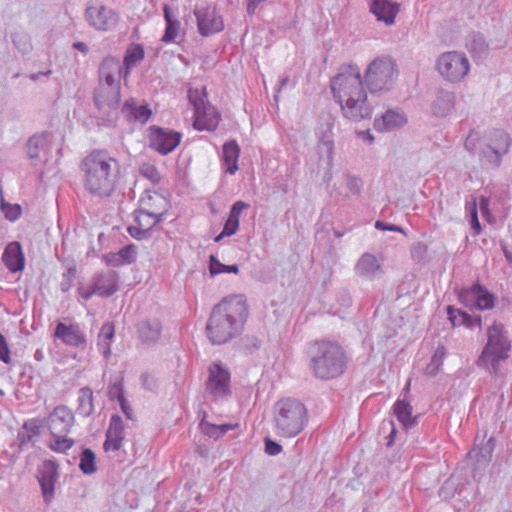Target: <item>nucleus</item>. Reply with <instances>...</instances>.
I'll return each mask as SVG.
<instances>
[{
  "label": "nucleus",
  "instance_id": "obj_1",
  "mask_svg": "<svg viewBox=\"0 0 512 512\" xmlns=\"http://www.w3.org/2000/svg\"><path fill=\"white\" fill-rule=\"evenodd\" d=\"M331 90L345 118L361 121L372 116L360 69L356 64L342 65L331 80Z\"/></svg>",
  "mask_w": 512,
  "mask_h": 512
},
{
  "label": "nucleus",
  "instance_id": "obj_2",
  "mask_svg": "<svg viewBox=\"0 0 512 512\" xmlns=\"http://www.w3.org/2000/svg\"><path fill=\"white\" fill-rule=\"evenodd\" d=\"M248 318V306L242 295H230L216 304L206 325L209 340L216 345L240 335Z\"/></svg>",
  "mask_w": 512,
  "mask_h": 512
},
{
  "label": "nucleus",
  "instance_id": "obj_3",
  "mask_svg": "<svg viewBox=\"0 0 512 512\" xmlns=\"http://www.w3.org/2000/svg\"><path fill=\"white\" fill-rule=\"evenodd\" d=\"M83 187L93 197L108 198L116 190L120 165L107 150L95 149L80 163Z\"/></svg>",
  "mask_w": 512,
  "mask_h": 512
},
{
  "label": "nucleus",
  "instance_id": "obj_4",
  "mask_svg": "<svg viewBox=\"0 0 512 512\" xmlns=\"http://www.w3.org/2000/svg\"><path fill=\"white\" fill-rule=\"evenodd\" d=\"M309 369L320 380H331L341 376L347 367L348 358L344 349L336 342L316 341L309 345Z\"/></svg>",
  "mask_w": 512,
  "mask_h": 512
},
{
  "label": "nucleus",
  "instance_id": "obj_5",
  "mask_svg": "<svg viewBox=\"0 0 512 512\" xmlns=\"http://www.w3.org/2000/svg\"><path fill=\"white\" fill-rule=\"evenodd\" d=\"M308 422V410L300 400L287 397L276 402L273 426L277 436L294 438L305 429Z\"/></svg>",
  "mask_w": 512,
  "mask_h": 512
},
{
  "label": "nucleus",
  "instance_id": "obj_6",
  "mask_svg": "<svg viewBox=\"0 0 512 512\" xmlns=\"http://www.w3.org/2000/svg\"><path fill=\"white\" fill-rule=\"evenodd\" d=\"M511 344L504 325L493 323L487 330V343L477 360V366L484 368L491 374H497L499 362L509 357Z\"/></svg>",
  "mask_w": 512,
  "mask_h": 512
},
{
  "label": "nucleus",
  "instance_id": "obj_7",
  "mask_svg": "<svg viewBox=\"0 0 512 512\" xmlns=\"http://www.w3.org/2000/svg\"><path fill=\"white\" fill-rule=\"evenodd\" d=\"M396 64L387 57L374 59L367 67L364 79L370 93L388 91L397 77Z\"/></svg>",
  "mask_w": 512,
  "mask_h": 512
},
{
  "label": "nucleus",
  "instance_id": "obj_8",
  "mask_svg": "<svg viewBox=\"0 0 512 512\" xmlns=\"http://www.w3.org/2000/svg\"><path fill=\"white\" fill-rule=\"evenodd\" d=\"M188 98L194 107V128L199 131L215 130L221 116L216 108L206 101V94L201 95L198 90H189Z\"/></svg>",
  "mask_w": 512,
  "mask_h": 512
},
{
  "label": "nucleus",
  "instance_id": "obj_9",
  "mask_svg": "<svg viewBox=\"0 0 512 512\" xmlns=\"http://www.w3.org/2000/svg\"><path fill=\"white\" fill-rule=\"evenodd\" d=\"M205 390L215 402H222L231 397V374L221 363L213 362L209 366Z\"/></svg>",
  "mask_w": 512,
  "mask_h": 512
},
{
  "label": "nucleus",
  "instance_id": "obj_10",
  "mask_svg": "<svg viewBox=\"0 0 512 512\" xmlns=\"http://www.w3.org/2000/svg\"><path fill=\"white\" fill-rule=\"evenodd\" d=\"M436 69L445 80L457 83L468 74L470 63L464 53L448 51L438 57Z\"/></svg>",
  "mask_w": 512,
  "mask_h": 512
},
{
  "label": "nucleus",
  "instance_id": "obj_11",
  "mask_svg": "<svg viewBox=\"0 0 512 512\" xmlns=\"http://www.w3.org/2000/svg\"><path fill=\"white\" fill-rule=\"evenodd\" d=\"M85 18L98 31L113 30L119 22V15L114 9L99 3H89L86 6Z\"/></svg>",
  "mask_w": 512,
  "mask_h": 512
},
{
  "label": "nucleus",
  "instance_id": "obj_12",
  "mask_svg": "<svg viewBox=\"0 0 512 512\" xmlns=\"http://www.w3.org/2000/svg\"><path fill=\"white\" fill-rule=\"evenodd\" d=\"M37 479L41 487L45 503H50L55 495V485L59 479V465L55 460L48 459L37 468Z\"/></svg>",
  "mask_w": 512,
  "mask_h": 512
},
{
  "label": "nucleus",
  "instance_id": "obj_13",
  "mask_svg": "<svg viewBox=\"0 0 512 512\" xmlns=\"http://www.w3.org/2000/svg\"><path fill=\"white\" fill-rule=\"evenodd\" d=\"M194 15L197 20L198 31L202 36L219 33L224 29V22L215 8L209 5L196 6Z\"/></svg>",
  "mask_w": 512,
  "mask_h": 512
},
{
  "label": "nucleus",
  "instance_id": "obj_14",
  "mask_svg": "<svg viewBox=\"0 0 512 512\" xmlns=\"http://www.w3.org/2000/svg\"><path fill=\"white\" fill-rule=\"evenodd\" d=\"M150 147L162 155L171 153L180 143L181 134L172 130L152 127Z\"/></svg>",
  "mask_w": 512,
  "mask_h": 512
},
{
  "label": "nucleus",
  "instance_id": "obj_15",
  "mask_svg": "<svg viewBox=\"0 0 512 512\" xmlns=\"http://www.w3.org/2000/svg\"><path fill=\"white\" fill-rule=\"evenodd\" d=\"M369 12L378 22L392 26L400 12V3L395 0H368Z\"/></svg>",
  "mask_w": 512,
  "mask_h": 512
},
{
  "label": "nucleus",
  "instance_id": "obj_16",
  "mask_svg": "<svg viewBox=\"0 0 512 512\" xmlns=\"http://www.w3.org/2000/svg\"><path fill=\"white\" fill-rule=\"evenodd\" d=\"M120 276L114 270H106L95 274L91 279V287L96 295L108 298L119 290Z\"/></svg>",
  "mask_w": 512,
  "mask_h": 512
},
{
  "label": "nucleus",
  "instance_id": "obj_17",
  "mask_svg": "<svg viewBox=\"0 0 512 512\" xmlns=\"http://www.w3.org/2000/svg\"><path fill=\"white\" fill-rule=\"evenodd\" d=\"M74 424V415L66 406H57L48 417L51 435L68 434Z\"/></svg>",
  "mask_w": 512,
  "mask_h": 512
},
{
  "label": "nucleus",
  "instance_id": "obj_18",
  "mask_svg": "<svg viewBox=\"0 0 512 512\" xmlns=\"http://www.w3.org/2000/svg\"><path fill=\"white\" fill-rule=\"evenodd\" d=\"M105 436L106 439L103 443L105 452H115L121 449L123 440L125 439V426L121 416L118 414L111 416Z\"/></svg>",
  "mask_w": 512,
  "mask_h": 512
},
{
  "label": "nucleus",
  "instance_id": "obj_19",
  "mask_svg": "<svg viewBox=\"0 0 512 512\" xmlns=\"http://www.w3.org/2000/svg\"><path fill=\"white\" fill-rule=\"evenodd\" d=\"M54 337L60 339L67 346L80 347L86 344V335L77 323L66 324L59 321Z\"/></svg>",
  "mask_w": 512,
  "mask_h": 512
},
{
  "label": "nucleus",
  "instance_id": "obj_20",
  "mask_svg": "<svg viewBox=\"0 0 512 512\" xmlns=\"http://www.w3.org/2000/svg\"><path fill=\"white\" fill-rule=\"evenodd\" d=\"M123 72L121 62L115 57H106L101 62L98 85L120 86V80Z\"/></svg>",
  "mask_w": 512,
  "mask_h": 512
},
{
  "label": "nucleus",
  "instance_id": "obj_21",
  "mask_svg": "<svg viewBox=\"0 0 512 512\" xmlns=\"http://www.w3.org/2000/svg\"><path fill=\"white\" fill-rule=\"evenodd\" d=\"M94 102L99 110H116L120 104V86L98 85Z\"/></svg>",
  "mask_w": 512,
  "mask_h": 512
},
{
  "label": "nucleus",
  "instance_id": "obj_22",
  "mask_svg": "<svg viewBox=\"0 0 512 512\" xmlns=\"http://www.w3.org/2000/svg\"><path fill=\"white\" fill-rule=\"evenodd\" d=\"M168 200L160 193L146 191L140 198V207L142 211H148L150 214L163 220L169 209Z\"/></svg>",
  "mask_w": 512,
  "mask_h": 512
},
{
  "label": "nucleus",
  "instance_id": "obj_23",
  "mask_svg": "<svg viewBox=\"0 0 512 512\" xmlns=\"http://www.w3.org/2000/svg\"><path fill=\"white\" fill-rule=\"evenodd\" d=\"M136 330L142 343L152 345L161 337L162 324L158 319H144L137 323Z\"/></svg>",
  "mask_w": 512,
  "mask_h": 512
},
{
  "label": "nucleus",
  "instance_id": "obj_24",
  "mask_svg": "<svg viewBox=\"0 0 512 512\" xmlns=\"http://www.w3.org/2000/svg\"><path fill=\"white\" fill-rule=\"evenodd\" d=\"M240 146L236 140H230L223 144L221 165L226 174L234 175L239 167Z\"/></svg>",
  "mask_w": 512,
  "mask_h": 512
},
{
  "label": "nucleus",
  "instance_id": "obj_25",
  "mask_svg": "<svg viewBox=\"0 0 512 512\" xmlns=\"http://www.w3.org/2000/svg\"><path fill=\"white\" fill-rule=\"evenodd\" d=\"M455 94L452 91L438 89L435 99L431 104V110L436 117H446L455 107Z\"/></svg>",
  "mask_w": 512,
  "mask_h": 512
},
{
  "label": "nucleus",
  "instance_id": "obj_26",
  "mask_svg": "<svg viewBox=\"0 0 512 512\" xmlns=\"http://www.w3.org/2000/svg\"><path fill=\"white\" fill-rule=\"evenodd\" d=\"M407 119L403 112L388 110L380 118L374 120V128L379 132L392 131L404 126Z\"/></svg>",
  "mask_w": 512,
  "mask_h": 512
},
{
  "label": "nucleus",
  "instance_id": "obj_27",
  "mask_svg": "<svg viewBox=\"0 0 512 512\" xmlns=\"http://www.w3.org/2000/svg\"><path fill=\"white\" fill-rule=\"evenodd\" d=\"M2 261L11 272H18L24 269V255L18 242L8 244L3 252Z\"/></svg>",
  "mask_w": 512,
  "mask_h": 512
},
{
  "label": "nucleus",
  "instance_id": "obj_28",
  "mask_svg": "<svg viewBox=\"0 0 512 512\" xmlns=\"http://www.w3.org/2000/svg\"><path fill=\"white\" fill-rule=\"evenodd\" d=\"M355 271L360 277L373 279L381 271V265L373 254L364 253L357 261Z\"/></svg>",
  "mask_w": 512,
  "mask_h": 512
},
{
  "label": "nucleus",
  "instance_id": "obj_29",
  "mask_svg": "<svg viewBox=\"0 0 512 512\" xmlns=\"http://www.w3.org/2000/svg\"><path fill=\"white\" fill-rule=\"evenodd\" d=\"M124 117L132 122L146 123L152 115L147 105H137L133 99L127 100L121 108Z\"/></svg>",
  "mask_w": 512,
  "mask_h": 512
},
{
  "label": "nucleus",
  "instance_id": "obj_30",
  "mask_svg": "<svg viewBox=\"0 0 512 512\" xmlns=\"http://www.w3.org/2000/svg\"><path fill=\"white\" fill-rule=\"evenodd\" d=\"M448 319L451 324L456 326H465L467 328H474L475 326L481 328V317L473 318L470 314L452 306L447 307Z\"/></svg>",
  "mask_w": 512,
  "mask_h": 512
},
{
  "label": "nucleus",
  "instance_id": "obj_31",
  "mask_svg": "<svg viewBox=\"0 0 512 512\" xmlns=\"http://www.w3.org/2000/svg\"><path fill=\"white\" fill-rule=\"evenodd\" d=\"M40 421L31 419L24 423L23 427L19 430L17 439L21 448L28 444H33L40 436Z\"/></svg>",
  "mask_w": 512,
  "mask_h": 512
},
{
  "label": "nucleus",
  "instance_id": "obj_32",
  "mask_svg": "<svg viewBox=\"0 0 512 512\" xmlns=\"http://www.w3.org/2000/svg\"><path fill=\"white\" fill-rule=\"evenodd\" d=\"M479 440V436L477 435L475 438V445L472 450L468 453L470 458H476L477 462L480 465L488 464L491 460L492 453L495 448V439L490 437L485 443L479 445L477 441Z\"/></svg>",
  "mask_w": 512,
  "mask_h": 512
},
{
  "label": "nucleus",
  "instance_id": "obj_33",
  "mask_svg": "<svg viewBox=\"0 0 512 512\" xmlns=\"http://www.w3.org/2000/svg\"><path fill=\"white\" fill-rule=\"evenodd\" d=\"M115 335V326L112 322H106L102 325L99 334L97 347L99 352L108 359L111 355V342Z\"/></svg>",
  "mask_w": 512,
  "mask_h": 512
},
{
  "label": "nucleus",
  "instance_id": "obj_34",
  "mask_svg": "<svg viewBox=\"0 0 512 512\" xmlns=\"http://www.w3.org/2000/svg\"><path fill=\"white\" fill-rule=\"evenodd\" d=\"M486 142L504 155L508 153L511 146L509 134L500 129L491 131L486 138Z\"/></svg>",
  "mask_w": 512,
  "mask_h": 512
},
{
  "label": "nucleus",
  "instance_id": "obj_35",
  "mask_svg": "<svg viewBox=\"0 0 512 512\" xmlns=\"http://www.w3.org/2000/svg\"><path fill=\"white\" fill-rule=\"evenodd\" d=\"M248 207L243 201H236L229 212V216L224 225V234L234 235L239 229V219L244 209Z\"/></svg>",
  "mask_w": 512,
  "mask_h": 512
},
{
  "label": "nucleus",
  "instance_id": "obj_36",
  "mask_svg": "<svg viewBox=\"0 0 512 512\" xmlns=\"http://www.w3.org/2000/svg\"><path fill=\"white\" fill-rule=\"evenodd\" d=\"M77 402L78 406L76 412L83 417L90 416L94 410L92 389L82 387L78 392Z\"/></svg>",
  "mask_w": 512,
  "mask_h": 512
},
{
  "label": "nucleus",
  "instance_id": "obj_37",
  "mask_svg": "<svg viewBox=\"0 0 512 512\" xmlns=\"http://www.w3.org/2000/svg\"><path fill=\"white\" fill-rule=\"evenodd\" d=\"M466 48L474 58L481 59L487 53L488 44L482 34L473 33L467 39Z\"/></svg>",
  "mask_w": 512,
  "mask_h": 512
},
{
  "label": "nucleus",
  "instance_id": "obj_38",
  "mask_svg": "<svg viewBox=\"0 0 512 512\" xmlns=\"http://www.w3.org/2000/svg\"><path fill=\"white\" fill-rule=\"evenodd\" d=\"M164 19L166 21V28L162 41L165 43L174 42L178 35L180 22L171 15V9L168 5L164 6Z\"/></svg>",
  "mask_w": 512,
  "mask_h": 512
},
{
  "label": "nucleus",
  "instance_id": "obj_39",
  "mask_svg": "<svg viewBox=\"0 0 512 512\" xmlns=\"http://www.w3.org/2000/svg\"><path fill=\"white\" fill-rule=\"evenodd\" d=\"M394 413L399 422L406 428L415 423V418L412 417V406L405 400H398L394 404Z\"/></svg>",
  "mask_w": 512,
  "mask_h": 512
},
{
  "label": "nucleus",
  "instance_id": "obj_40",
  "mask_svg": "<svg viewBox=\"0 0 512 512\" xmlns=\"http://www.w3.org/2000/svg\"><path fill=\"white\" fill-rule=\"evenodd\" d=\"M343 183L348 190V193L345 195V197L361 195L364 185L361 177L350 172H345L343 174Z\"/></svg>",
  "mask_w": 512,
  "mask_h": 512
},
{
  "label": "nucleus",
  "instance_id": "obj_41",
  "mask_svg": "<svg viewBox=\"0 0 512 512\" xmlns=\"http://www.w3.org/2000/svg\"><path fill=\"white\" fill-rule=\"evenodd\" d=\"M134 221L136 224L150 232V230L160 223L162 219L152 215V213L150 214L148 211H142V208L140 207L134 212Z\"/></svg>",
  "mask_w": 512,
  "mask_h": 512
},
{
  "label": "nucleus",
  "instance_id": "obj_42",
  "mask_svg": "<svg viewBox=\"0 0 512 512\" xmlns=\"http://www.w3.org/2000/svg\"><path fill=\"white\" fill-rule=\"evenodd\" d=\"M480 156L493 167L498 168L502 163V158L504 154L497 151L491 145H489L486 141L481 145Z\"/></svg>",
  "mask_w": 512,
  "mask_h": 512
},
{
  "label": "nucleus",
  "instance_id": "obj_43",
  "mask_svg": "<svg viewBox=\"0 0 512 512\" xmlns=\"http://www.w3.org/2000/svg\"><path fill=\"white\" fill-rule=\"evenodd\" d=\"M79 468L86 475L96 472V457L90 448H85L80 454Z\"/></svg>",
  "mask_w": 512,
  "mask_h": 512
},
{
  "label": "nucleus",
  "instance_id": "obj_44",
  "mask_svg": "<svg viewBox=\"0 0 512 512\" xmlns=\"http://www.w3.org/2000/svg\"><path fill=\"white\" fill-rule=\"evenodd\" d=\"M496 297L480 284V289L476 293V307L478 310L492 309L495 305Z\"/></svg>",
  "mask_w": 512,
  "mask_h": 512
},
{
  "label": "nucleus",
  "instance_id": "obj_45",
  "mask_svg": "<svg viewBox=\"0 0 512 512\" xmlns=\"http://www.w3.org/2000/svg\"><path fill=\"white\" fill-rule=\"evenodd\" d=\"M68 434L51 435L49 448L57 453H64L74 445V440L67 437Z\"/></svg>",
  "mask_w": 512,
  "mask_h": 512
},
{
  "label": "nucleus",
  "instance_id": "obj_46",
  "mask_svg": "<svg viewBox=\"0 0 512 512\" xmlns=\"http://www.w3.org/2000/svg\"><path fill=\"white\" fill-rule=\"evenodd\" d=\"M144 58V50L140 45H134L127 49L124 57V65L126 67L125 75L129 73V69L136 66Z\"/></svg>",
  "mask_w": 512,
  "mask_h": 512
},
{
  "label": "nucleus",
  "instance_id": "obj_47",
  "mask_svg": "<svg viewBox=\"0 0 512 512\" xmlns=\"http://www.w3.org/2000/svg\"><path fill=\"white\" fill-rule=\"evenodd\" d=\"M209 272L212 276L218 275L220 273H239L238 265H225L221 263L218 258L214 255L209 257Z\"/></svg>",
  "mask_w": 512,
  "mask_h": 512
},
{
  "label": "nucleus",
  "instance_id": "obj_48",
  "mask_svg": "<svg viewBox=\"0 0 512 512\" xmlns=\"http://www.w3.org/2000/svg\"><path fill=\"white\" fill-rule=\"evenodd\" d=\"M445 355V348L443 346L438 347L435 350L430 362L427 364L425 368V373L430 376H435L439 372L440 367L443 364Z\"/></svg>",
  "mask_w": 512,
  "mask_h": 512
},
{
  "label": "nucleus",
  "instance_id": "obj_49",
  "mask_svg": "<svg viewBox=\"0 0 512 512\" xmlns=\"http://www.w3.org/2000/svg\"><path fill=\"white\" fill-rule=\"evenodd\" d=\"M480 289V284L475 283L468 289H463L458 294L459 301L468 308L476 307V293Z\"/></svg>",
  "mask_w": 512,
  "mask_h": 512
},
{
  "label": "nucleus",
  "instance_id": "obj_50",
  "mask_svg": "<svg viewBox=\"0 0 512 512\" xmlns=\"http://www.w3.org/2000/svg\"><path fill=\"white\" fill-rule=\"evenodd\" d=\"M139 173L143 177L150 180L153 184H158L161 181V175L155 165L150 163H143L139 167Z\"/></svg>",
  "mask_w": 512,
  "mask_h": 512
},
{
  "label": "nucleus",
  "instance_id": "obj_51",
  "mask_svg": "<svg viewBox=\"0 0 512 512\" xmlns=\"http://www.w3.org/2000/svg\"><path fill=\"white\" fill-rule=\"evenodd\" d=\"M44 136L34 135L29 138L27 143L28 156L31 159H37L39 157V150L44 145Z\"/></svg>",
  "mask_w": 512,
  "mask_h": 512
},
{
  "label": "nucleus",
  "instance_id": "obj_52",
  "mask_svg": "<svg viewBox=\"0 0 512 512\" xmlns=\"http://www.w3.org/2000/svg\"><path fill=\"white\" fill-rule=\"evenodd\" d=\"M118 256L125 265L133 263L137 256L136 246L133 244L124 246L118 251Z\"/></svg>",
  "mask_w": 512,
  "mask_h": 512
},
{
  "label": "nucleus",
  "instance_id": "obj_53",
  "mask_svg": "<svg viewBox=\"0 0 512 512\" xmlns=\"http://www.w3.org/2000/svg\"><path fill=\"white\" fill-rule=\"evenodd\" d=\"M108 397L110 400H117L118 402L125 399L122 381L112 383L108 386Z\"/></svg>",
  "mask_w": 512,
  "mask_h": 512
},
{
  "label": "nucleus",
  "instance_id": "obj_54",
  "mask_svg": "<svg viewBox=\"0 0 512 512\" xmlns=\"http://www.w3.org/2000/svg\"><path fill=\"white\" fill-rule=\"evenodd\" d=\"M13 43H14L15 47L23 54H25L31 50L30 39L27 35L15 34L13 36Z\"/></svg>",
  "mask_w": 512,
  "mask_h": 512
},
{
  "label": "nucleus",
  "instance_id": "obj_55",
  "mask_svg": "<svg viewBox=\"0 0 512 512\" xmlns=\"http://www.w3.org/2000/svg\"><path fill=\"white\" fill-rule=\"evenodd\" d=\"M128 233L131 237H133L136 240H143L147 239L150 235V232L148 230H145V228L139 226L135 223V225H131L127 228Z\"/></svg>",
  "mask_w": 512,
  "mask_h": 512
},
{
  "label": "nucleus",
  "instance_id": "obj_56",
  "mask_svg": "<svg viewBox=\"0 0 512 512\" xmlns=\"http://www.w3.org/2000/svg\"><path fill=\"white\" fill-rule=\"evenodd\" d=\"M0 361L4 362L5 364H9L11 362L10 349L8 347L6 338L3 336V334L1 332H0Z\"/></svg>",
  "mask_w": 512,
  "mask_h": 512
},
{
  "label": "nucleus",
  "instance_id": "obj_57",
  "mask_svg": "<svg viewBox=\"0 0 512 512\" xmlns=\"http://www.w3.org/2000/svg\"><path fill=\"white\" fill-rule=\"evenodd\" d=\"M427 254V246L421 242L411 247V256L416 261H422Z\"/></svg>",
  "mask_w": 512,
  "mask_h": 512
},
{
  "label": "nucleus",
  "instance_id": "obj_58",
  "mask_svg": "<svg viewBox=\"0 0 512 512\" xmlns=\"http://www.w3.org/2000/svg\"><path fill=\"white\" fill-rule=\"evenodd\" d=\"M478 141H479L478 133L471 131L470 134L467 136L465 143H464L466 150L471 154H475L477 151Z\"/></svg>",
  "mask_w": 512,
  "mask_h": 512
},
{
  "label": "nucleus",
  "instance_id": "obj_59",
  "mask_svg": "<svg viewBox=\"0 0 512 512\" xmlns=\"http://www.w3.org/2000/svg\"><path fill=\"white\" fill-rule=\"evenodd\" d=\"M264 443H265V452L268 455L276 456L281 453L282 446L279 443H277L276 441H273L270 438H265Z\"/></svg>",
  "mask_w": 512,
  "mask_h": 512
},
{
  "label": "nucleus",
  "instance_id": "obj_60",
  "mask_svg": "<svg viewBox=\"0 0 512 512\" xmlns=\"http://www.w3.org/2000/svg\"><path fill=\"white\" fill-rule=\"evenodd\" d=\"M3 211L5 213V217L10 221L17 220L21 215V208L19 205H8L7 207L3 206Z\"/></svg>",
  "mask_w": 512,
  "mask_h": 512
},
{
  "label": "nucleus",
  "instance_id": "obj_61",
  "mask_svg": "<svg viewBox=\"0 0 512 512\" xmlns=\"http://www.w3.org/2000/svg\"><path fill=\"white\" fill-rule=\"evenodd\" d=\"M336 300L337 303L344 308H347L352 304V297L350 293L344 289L338 292Z\"/></svg>",
  "mask_w": 512,
  "mask_h": 512
},
{
  "label": "nucleus",
  "instance_id": "obj_62",
  "mask_svg": "<svg viewBox=\"0 0 512 512\" xmlns=\"http://www.w3.org/2000/svg\"><path fill=\"white\" fill-rule=\"evenodd\" d=\"M141 386L146 389L152 391L156 386L155 379L147 372H144L140 376Z\"/></svg>",
  "mask_w": 512,
  "mask_h": 512
},
{
  "label": "nucleus",
  "instance_id": "obj_63",
  "mask_svg": "<svg viewBox=\"0 0 512 512\" xmlns=\"http://www.w3.org/2000/svg\"><path fill=\"white\" fill-rule=\"evenodd\" d=\"M266 1L267 0H245L247 13L249 15H254L259 5Z\"/></svg>",
  "mask_w": 512,
  "mask_h": 512
},
{
  "label": "nucleus",
  "instance_id": "obj_64",
  "mask_svg": "<svg viewBox=\"0 0 512 512\" xmlns=\"http://www.w3.org/2000/svg\"><path fill=\"white\" fill-rule=\"evenodd\" d=\"M471 227L473 229V234L478 235L481 231V225L478 219V214L476 208L471 212Z\"/></svg>",
  "mask_w": 512,
  "mask_h": 512
}]
</instances>
